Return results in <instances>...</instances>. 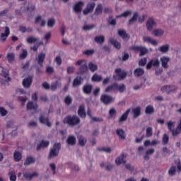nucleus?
I'll list each match as a JSON object with an SVG mask.
<instances>
[{
  "instance_id": "obj_1",
  "label": "nucleus",
  "mask_w": 181,
  "mask_h": 181,
  "mask_svg": "<svg viewBox=\"0 0 181 181\" xmlns=\"http://www.w3.org/2000/svg\"><path fill=\"white\" fill-rule=\"evenodd\" d=\"M64 124H67L69 127H76V125H79L81 121L80 120V117L78 116L74 115H69L64 117L63 120Z\"/></svg>"
},
{
  "instance_id": "obj_2",
  "label": "nucleus",
  "mask_w": 181,
  "mask_h": 181,
  "mask_svg": "<svg viewBox=\"0 0 181 181\" xmlns=\"http://www.w3.org/2000/svg\"><path fill=\"white\" fill-rule=\"evenodd\" d=\"M60 149H62V144L55 143L53 145V148H52L49 151L47 159L50 160V159H53V158H56L59 156V153H60Z\"/></svg>"
},
{
  "instance_id": "obj_3",
  "label": "nucleus",
  "mask_w": 181,
  "mask_h": 181,
  "mask_svg": "<svg viewBox=\"0 0 181 181\" xmlns=\"http://www.w3.org/2000/svg\"><path fill=\"white\" fill-rule=\"evenodd\" d=\"M130 49L133 52H139V56H145L148 53V49L144 46L134 45Z\"/></svg>"
},
{
  "instance_id": "obj_4",
  "label": "nucleus",
  "mask_w": 181,
  "mask_h": 181,
  "mask_svg": "<svg viewBox=\"0 0 181 181\" xmlns=\"http://www.w3.org/2000/svg\"><path fill=\"white\" fill-rule=\"evenodd\" d=\"M167 127H168V129L171 132L173 136H177L178 135H180L179 132H176V128L173 129V127H175V122H172V121L168 122Z\"/></svg>"
},
{
  "instance_id": "obj_5",
  "label": "nucleus",
  "mask_w": 181,
  "mask_h": 181,
  "mask_svg": "<svg viewBox=\"0 0 181 181\" xmlns=\"http://www.w3.org/2000/svg\"><path fill=\"white\" fill-rule=\"evenodd\" d=\"M94 8H95V2H88L86 5V8L83 10V15H88V13H91L94 11Z\"/></svg>"
},
{
  "instance_id": "obj_6",
  "label": "nucleus",
  "mask_w": 181,
  "mask_h": 181,
  "mask_svg": "<svg viewBox=\"0 0 181 181\" xmlns=\"http://www.w3.org/2000/svg\"><path fill=\"white\" fill-rule=\"evenodd\" d=\"M159 64H160L159 59H151L148 62L146 65V69L147 70H149L152 69V66H153V67H159Z\"/></svg>"
},
{
  "instance_id": "obj_7",
  "label": "nucleus",
  "mask_w": 181,
  "mask_h": 181,
  "mask_svg": "<svg viewBox=\"0 0 181 181\" xmlns=\"http://www.w3.org/2000/svg\"><path fill=\"white\" fill-rule=\"evenodd\" d=\"M100 100L103 104L107 105L110 104V103H112L114 101V99L111 95H102L100 97Z\"/></svg>"
},
{
  "instance_id": "obj_8",
  "label": "nucleus",
  "mask_w": 181,
  "mask_h": 181,
  "mask_svg": "<svg viewBox=\"0 0 181 181\" xmlns=\"http://www.w3.org/2000/svg\"><path fill=\"white\" fill-rule=\"evenodd\" d=\"M9 35H11V30L9 29V27L6 26L5 28L4 33H2L0 35L1 42H5L6 39H8Z\"/></svg>"
},
{
  "instance_id": "obj_9",
  "label": "nucleus",
  "mask_w": 181,
  "mask_h": 181,
  "mask_svg": "<svg viewBox=\"0 0 181 181\" xmlns=\"http://www.w3.org/2000/svg\"><path fill=\"white\" fill-rule=\"evenodd\" d=\"M40 122L47 127H52V123L49 121L48 117H45L43 115H41L39 117Z\"/></svg>"
},
{
  "instance_id": "obj_10",
  "label": "nucleus",
  "mask_w": 181,
  "mask_h": 181,
  "mask_svg": "<svg viewBox=\"0 0 181 181\" xmlns=\"http://www.w3.org/2000/svg\"><path fill=\"white\" fill-rule=\"evenodd\" d=\"M169 62H170V58H169V57L163 56L160 58L161 66L163 69H168V67H169V65L168 64Z\"/></svg>"
},
{
  "instance_id": "obj_11",
  "label": "nucleus",
  "mask_w": 181,
  "mask_h": 181,
  "mask_svg": "<svg viewBox=\"0 0 181 181\" xmlns=\"http://www.w3.org/2000/svg\"><path fill=\"white\" fill-rule=\"evenodd\" d=\"M175 90H176V86H165L161 88V91L163 93H167V94L175 91Z\"/></svg>"
},
{
  "instance_id": "obj_12",
  "label": "nucleus",
  "mask_w": 181,
  "mask_h": 181,
  "mask_svg": "<svg viewBox=\"0 0 181 181\" xmlns=\"http://www.w3.org/2000/svg\"><path fill=\"white\" fill-rule=\"evenodd\" d=\"M45 59H46V54L43 52L40 53L37 58H36V60L40 67H43V62H45Z\"/></svg>"
},
{
  "instance_id": "obj_13",
  "label": "nucleus",
  "mask_w": 181,
  "mask_h": 181,
  "mask_svg": "<svg viewBox=\"0 0 181 181\" xmlns=\"http://www.w3.org/2000/svg\"><path fill=\"white\" fill-rule=\"evenodd\" d=\"M33 78L32 76H28L23 80V86L25 87V88H29V87L32 86Z\"/></svg>"
},
{
  "instance_id": "obj_14",
  "label": "nucleus",
  "mask_w": 181,
  "mask_h": 181,
  "mask_svg": "<svg viewBox=\"0 0 181 181\" xmlns=\"http://www.w3.org/2000/svg\"><path fill=\"white\" fill-rule=\"evenodd\" d=\"M127 156H125L124 153H122L120 156L117 157L115 159L116 165H121V163H127V160H125Z\"/></svg>"
},
{
  "instance_id": "obj_15",
  "label": "nucleus",
  "mask_w": 181,
  "mask_h": 181,
  "mask_svg": "<svg viewBox=\"0 0 181 181\" xmlns=\"http://www.w3.org/2000/svg\"><path fill=\"white\" fill-rule=\"evenodd\" d=\"M78 115L81 117V118H86V107H84V105H81L79 106V108L78 110Z\"/></svg>"
},
{
  "instance_id": "obj_16",
  "label": "nucleus",
  "mask_w": 181,
  "mask_h": 181,
  "mask_svg": "<svg viewBox=\"0 0 181 181\" xmlns=\"http://www.w3.org/2000/svg\"><path fill=\"white\" fill-rule=\"evenodd\" d=\"M83 92L84 94H87L89 95L93 91V85L91 84H86L83 86Z\"/></svg>"
},
{
  "instance_id": "obj_17",
  "label": "nucleus",
  "mask_w": 181,
  "mask_h": 181,
  "mask_svg": "<svg viewBox=\"0 0 181 181\" xmlns=\"http://www.w3.org/2000/svg\"><path fill=\"white\" fill-rule=\"evenodd\" d=\"M37 176H39V173L36 172L33 173H25L23 174V177L26 179V180H32L33 177H37Z\"/></svg>"
},
{
  "instance_id": "obj_18",
  "label": "nucleus",
  "mask_w": 181,
  "mask_h": 181,
  "mask_svg": "<svg viewBox=\"0 0 181 181\" xmlns=\"http://www.w3.org/2000/svg\"><path fill=\"white\" fill-rule=\"evenodd\" d=\"M129 112H131V109H127L119 117V122H124V121L128 119V115H129Z\"/></svg>"
},
{
  "instance_id": "obj_19",
  "label": "nucleus",
  "mask_w": 181,
  "mask_h": 181,
  "mask_svg": "<svg viewBox=\"0 0 181 181\" xmlns=\"http://www.w3.org/2000/svg\"><path fill=\"white\" fill-rule=\"evenodd\" d=\"M58 87H62V82L56 81L55 82L51 83L49 89L51 91H56Z\"/></svg>"
},
{
  "instance_id": "obj_20",
  "label": "nucleus",
  "mask_w": 181,
  "mask_h": 181,
  "mask_svg": "<svg viewBox=\"0 0 181 181\" xmlns=\"http://www.w3.org/2000/svg\"><path fill=\"white\" fill-rule=\"evenodd\" d=\"M156 25V23L153 20V18H148L146 23V28L148 30H152L153 29V26Z\"/></svg>"
},
{
  "instance_id": "obj_21",
  "label": "nucleus",
  "mask_w": 181,
  "mask_h": 181,
  "mask_svg": "<svg viewBox=\"0 0 181 181\" xmlns=\"http://www.w3.org/2000/svg\"><path fill=\"white\" fill-rule=\"evenodd\" d=\"M50 145V142L49 141L42 140L40 144L37 146V151H40L42 148H47Z\"/></svg>"
},
{
  "instance_id": "obj_22",
  "label": "nucleus",
  "mask_w": 181,
  "mask_h": 181,
  "mask_svg": "<svg viewBox=\"0 0 181 181\" xmlns=\"http://www.w3.org/2000/svg\"><path fill=\"white\" fill-rule=\"evenodd\" d=\"M118 87V83H114L110 86H108L105 89V93H111V91H117V88Z\"/></svg>"
},
{
  "instance_id": "obj_23",
  "label": "nucleus",
  "mask_w": 181,
  "mask_h": 181,
  "mask_svg": "<svg viewBox=\"0 0 181 181\" xmlns=\"http://www.w3.org/2000/svg\"><path fill=\"white\" fill-rule=\"evenodd\" d=\"M109 42L112 46H114V47H115L118 50L119 49H121V44L118 41H117V40L114 38H110Z\"/></svg>"
},
{
  "instance_id": "obj_24",
  "label": "nucleus",
  "mask_w": 181,
  "mask_h": 181,
  "mask_svg": "<svg viewBox=\"0 0 181 181\" xmlns=\"http://www.w3.org/2000/svg\"><path fill=\"white\" fill-rule=\"evenodd\" d=\"M83 5H84V3H83V1H79L78 2L75 6H74V11L76 13H80V12H81V9L83 8Z\"/></svg>"
},
{
  "instance_id": "obj_25",
  "label": "nucleus",
  "mask_w": 181,
  "mask_h": 181,
  "mask_svg": "<svg viewBox=\"0 0 181 181\" xmlns=\"http://www.w3.org/2000/svg\"><path fill=\"white\" fill-rule=\"evenodd\" d=\"M36 162V158L33 156H28L26 158L25 162L24 163V165L25 166H29V165H32V163H35Z\"/></svg>"
},
{
  "instance_id": "obj_26",
  "label": "nucleus",
  "mask_w": 181,
  "mask_h": 181,
  "mask_svg": "<svg viewBox=\"0 0 181 181\" xmlns=\"http://www.w3.org/2000/svg\"><path fill=\"white\" fill-rule=\"evenodd\" d=\"M115 73L121 79L125 78V77H127V72L124 71H122L120 68L116 69Z\"/></svg>"
},
{
  "instance_id": "obj_27",
  "label": "nucleus",
  "mask_w": 181,
  "mask_h": 181,
  "mask_svg": "<svg viewBox=\"0 0 181 181\" xmlns=\"http://www.w3.org/2000/svg\"><path fill=\"white\" fill-rule=\"evenodd\" d=\"M117 33L119 36L123 40L129 39V36H128V34L125 30H118Z\"/></svg>"
},
{
  "instance_id": "obj_28",
  "label": "nucleus",
  "mask_w": 181,
  "mask_h": 181,
  "mask_svg": "<svg viewBox=\"0 0 181 181\" xmlns=\"http://www.w3.org/2000/svg\"><path fill=\"white\" fill-rule=\"evenodd\" d=\"M144 74L145 71L141 68H137L134 71V75L135 77H141V76H144Z\"/></svg>"
},
{
  "instance_id": "obj_29",
  "label": "nucleus",
  "mask_w": 181,
  "mask_h": 181,
  "mask_svg": "<svg viewBox=\"0 0 181 181\" xmlns=\"http://www.w3.org/2000/svg\"><path fill=\"white\" fill-rule=\"evenodd\" d=\"M132 112L134 118H138L141 115V107L138 106L132 109Z\"/></svg>"
},
{
  "instance_id": "obj_30",
  "label": "nucleus",
  "mask_w": 181,
  "mask_h": 181,
  "mask_svg": "<svg viewBox=\"0 0 181 181\" xmlns=\"http://www.w3.org/2000/svg\"><path fill=\"white\" fill-rule=\"evenodd\" d=\"M139 16V14L138 12H135L132 16V18L129 20V25H134L136 21H138V17Z\"/></svg>"
},
{
  "instance_id": "obj_31",
  "label": "nucleus",
  "mask_w": 181,
  "mask_h": 181,
  "mask_svg": "<svg viewBox=\"0 0 181 181\" xmlns=\"http://www.w3.org/2000/svg\"><path fill=\"white\" fill-rule=\"evenodd\" d=\"M13 158L15 162H21V160L22 159V153L18 151H14Z\"/></svg>"
},
{
  "instance_id": "obj_32",
  "label": "nucleus",
  "mask_w": 181,
  "mask_h": 181,
  "mask_svg": "<svg viewBox=\"0 0 181 181\" xmlns=\"http://www.w3.org/2000/svg\"><path fill=\"white\" fill-rule=\"evenodd\" d=\"M37 104H33V102L30 101L27 103V110H34V111H36L37 110Z\"/></svg>"
},
{
  "instance_id": "obj_33",
  "label": "nucleus",
  "mask_w": 181,
  "mask_h": 181,
  "mask_svg": "<svg viewBox=\"0 0 181 181\" xmlns=\"http://www.w3.org/2000/svg\"><path fill=\"white\" fill-rule=\"evenodd\" d=\"M116 134L119 136V139H125V132H124L122 129H117L116 130Z\"/></svg>"
},
{
  "instance_id": "obj_34",
  "label": "nucleus",
  "mask_w": 181,
  "mask_h": 181,
  "mask_svg": "<svg viewBox=\"0 0 181 181\" xmlns=\"http://www.w3.org/2000/svg\"><path fill=\"white\" fill-rule=\"evenodd\" d=\"M68 145H74L76 144V137L74 136H69L66 139Z\"/></svg>"
},
{
  "instance_id": "obj_35",
  "label": "nucleus",
  "mask_w": 181,
  "mask_h": 181,
  "mask_svg": "<svg viewBox=\"0 0 181 181\" xmlns=\"http://www.w3.org/2000/svg\"><path fill=\"white\" fill-rule=\"evenodd\" d=\"M145 112L146 114L151 115V114H153V112H155V108H153V106L151 105H147L145 110Z\"/></svg>"
},
{
  "instance_id": "obj_36",
  "label": "nucleus",
  "mask_w": 181,
  "mask_h": 181,
  "mask_svg": "<svg viewBox=\"0 0 181 181\" xmlns=\"http://www.w3.org/2000/svg\"><path fill=\"white\" fill-rule=\"evenodd\" d=\"M95 42H96V43H100V45H103V43L105 42V37H104L103 35L96 36L95 37Z\"/></svg>"
},
{
  "instance_id": "obj_37",
  "label": "nucleus",
  "mask_w": 181,
  "mask_h": 181,
  "mask_svg": "<svg viewBox=\"0 0 181 181\" xmlns=\"http://www.w3.org/2000/svg\"><path fill=\"white\" fill-rule=\"evenodd\" d=\"M92 81L100 83V81H103V76H99L97 74H94L93 76H92Z\"/></svg>"
},
{
  "instance_id": "obj_38",
  "label": "nucleus",
  "mask_w": 181,
  "mask_h": 181,
  "mask_svg": "<svg viewBox=\"0 0 181 181\" xmlns=\"http://www.w3.org/2000/svg\"><path fill=\"white\" fill-rule=\"evenodd\" d=\"M101 13H103V4H99L95 10L94 15H101Z\"/></svg>"
},
{
  "instance_id": "obj_39",
  "label": "nucleus",
  "mask_w": 181,
  "mask_h": 181,
  "mask_svg": "<svg viewBox=\"0 0 181 181\" xmlns=\"http://www.w3.org/2000/svg\"><path fill=\"white\" fill-rule=\"evenodd\" d=\"M81 80H83L81 76H80L79 78L78 77L76 78L73 82V87H78V86H81Z\"/></svg>"
},
{
  "instance_id": "obj_40",
  "label": "nucleus",
  "mask_w": 181,
  "mask_h": 181,
  "mask_svg": "<svg viewBox=\"0 0 181 181\" xmlns=\"http://www.w3.org/2000/svg\"><path fill=\"white\" fill-rule=\"evenodd\" d=\"M153 135V129L151 127H148L146 129V136L147 138H151Z\"/></svg>"
},
{
  "instance_id": "obj_41",
  "label": "nucleus",
  "mask_w": 181,
  "mask_h": 181,
  "mask_svg": "<svg viewBox=\"0 0 181 181\" xmlns=\"http://www.w3.org/2000/svg\"><path fill=\"white\" fill-rule=\"evenodd\" d=\"M88 68L89 70L92 71V73H94V71H96V70H98V66H97V64H93V62H89Z\"/></svg>"
},
{
  "instance_id": "obj_42",
  "label": "nucleus",
  "mask_w": 181,
  "mask_h": 181,
  "mask_svg": "<svg viewBox=\"0 0 181 181\" xmlns=\"http://www.w3.org/2000/svg\"><path fill=\"white\" fill-rule=\"evenodd\" d=\"M100 168H105L106 170H112L114 165L111 163L105 165L104 163H100Z\"/></svg>"
},
{
  "instance_id": "obj_43",
  "label": "nucleus",
  "mask_w": 181,
  "mask_h": 181,
  "mask_svg": "<svg viewBox=\"0 0 181 181\" xmlns=\"http://www.w3.org/2000/svg\"><path fill=\"white\" fill-rule=\"evenodd\" d=\"M7 59L8 63H12L15 60V54L13 52L7 54Z\"/></svg>"
},
{
  "instance_id": "obj_44",
  "label": "nucleus",
  "mask_w": 181,
  "mask_h": 181,
  "mask_svg": "<svg viewBox=\"0 0 181 181\" xmlns=\"http://www.w3.org/2000/svg\"><path fill=\"white\" fill-rule=\"evenodd\" d=\"M87 70H88L87 64H84L81 65L79 68V71H80L81 74H84V73H86V71H87Z\"/></svg>"
},
{
  "instance_id": "obj_45",
  "label": "nucleus",
  "mask_w": 181,
  "mask_h": 181,
  "mask_svg": "<svg viewBox=\"0 0 181 181\" xmlns=\"http://www.w3.org/2000/svg\"><path fill=\"white\" fill-rule=\"evenodd\" d=\"M26 57H28V50L23 49V52L19 55V59L23 60L24 59H26Z\"/></svg>"
},
{
  "instance_id": "obj_46",
  "label": "nucleus",
  "mask_w": 181,
  "mask_h": 181,
  "mask_svg": "<svg viewBox=\"0 0 181 181\" xmlns=\"http://www.w3.org/2000/svg\"><path fill=\"white\" fill-rule=\"evenodd\" d=\"M109 115L110 118H115V117H117V110L114 108H111L109 110Z\"/></svg>"
},
{
  "instance_id": "obj_47",
  "label": "nucleus",
  "mask_w": 181,
  "mask_h": 181,
  "mask_svg": "<svg viewBox=\"0 0 181 181\" xmlns=\"http://www.w3.org/2000/svg\"><path fill=\"white\" fill-rule=\"evenodd\" d=\"M37 40H39V39H38V38H36V37H33V36H30V37H28L27 38V42H28V43H30V45H31L32 43H35V42H37Z\"/></svg>"
},
{
  "instance_id": "obj_48",
  "label": "nucleus",
  "mask_w": 181,
  "mask_h": 181,
  "mask_svg": "<svg viewBox=\"0 0 181 181\" xmlns=\"http://www.w3.org/2000/svg\"><path fill=\"white\" fill-rule=\"evenodd\" d=\"M153 33L155 36H162V35H163L164 31L163 30L161 29H157V30H154L153 31Z\"/></svg>"
},
{
  "instance_id": "obj_49",
  "label": "nucleus",
  "mask_w": 181,
  "mask_h": 181,
  "mask_svg": "<svg viewBox=\"0 0 181 181\" xmlns=\"http://www.w3.org/2000/svg\"><path fill=\"white\" fill-rule=\"evenodd\" d=\"M56 24V20L54 18H49L47 21V26L48 28H53Z\"/></svg>"
},
{
  "instance_id": "obj_50",
  "label": "nucleus",
  "mask_w": 181,
  "mask_h": 181,
  "mask_svg": "<svg viewBox=\"0 0 181 181\" xmlns=\"http://www.w3.org/2000/svg\"><path fill=\"white\" fill-rule=\"evenodd\" d=\"M8 175H10V181H16V174L15 173V171H10Z\"/></svg>"
},
{
  "instance_id": "obj_51",
  "label": "nucleus",
  "mask_w": 181,
  "mask_h": 181,
  "mask_svg": "<svg viewBox=\"0 0 181 181\" xmlns=\"http://www.w3.org/2000/svg\"><path fill=\"white\" fill-rule=\"evenodd\" d=\"M169 143V135L164 134L163 136V145H168Z\"/></svg>"
},
{
  "instance_id": "obj_52",
  "label": "nucleus",
  "mask_w": 181,
  "mask_h": 181,
  "mask_svg": "<svg viewBox=\"0 0 181 181\" xmlns=\"http://www.w3.org/2000/svg\"><path fill=\"white\" fill-rule=\"evenodd\" d=\"M78 144L81 146H85L86 144H87V140L86 139H84V137L81 136L78 139Z\"/></svg>"
},
{
  "instance_id": "obj_53",
  "label": "nucleus",
  "mask_w": 181,
  "mask_h": 181,
  "mask_svg": "<svg viewBox=\"0 0 181 181\" xmlns=\"http://www.w3.org/2000/svg\"><path fill=\"white\" fill-rule=\"evenodd\" d=\"M107 23L109 25L115 26V25H117V21L115 19H112V16H109V18H107Z\"/></svg>"
},
{
  "instance_id": "obj_54",
  "label": "nucleus",
  "mask_w": 181,
  "mask_h": 181,
  "mask_svg": "<svg viewBox=\"0 0 181 181\" xmlns=\"http://www.w3.org/2000/svg\"><path fill=\"white\" fill-rule=\"evenodd\" d=\"M159 51L161 52V53H166V52H169V45L161 46L159 48Z\"/></svg>"
},
{
  "instance_id": "obj_55",
  "label": "nucleus",
  "mask_w": 181,
  "mask_h": 181,
  "mask_svg": "<svg viewBox=\"0 0 181 181\" xmlns=\"http://www.w3.org/2000/svg\"><path fill=\"white\" fill-rule=\"evenodd\" d=\"M125 90V85L124 84H121L118 85L117 83V88H116V91H119V93H124V90Z\"/></svg>"
},
{
  "instance_id": "obj_56",
  "label": "nucleus",
  "mask_w": 181,
  "mask_h": 181,
  "mask_svg": "<svg viewBox=\"0 0 181 181\" xmlns=\"http://www.w3.org/2000/svg\"><path fill=\"white\" fill-rule=\"evenodd\" d=\"M64 103L66 105H70L71 103H73V98L70 97L69 95L66 96L64 99Z\"/></svg>"
},
{
  "instance_id": "obj_57",
  "label": "nucleus",
  "mask_w": 181,
  "mask_h": 181,
  "mask_svg": "<svg viewBox=\"0 0 181 181\" xmlns=\"http://www.w3.org/2000/svg\"><path fill=\"white\" fill-rule=\"evenodd\" d=\"M176 173V167L172 166L170 170H168V175L170 176H174Z\"/></svg>"
},
{
  "instance_id": "obj_58",
  "label": "nucleus",
  "mask_w": 181,
  "mask_h": 181,
  "mask_svg": "<svg viewBox=\"0 0 181 181\" xmlns=\"http://www.w3.org/2000/svg\"><path fill=\"white\" fill-rule=\"evenodd\" d=\"M100 152H107V153H111V148L110 147H104V148H98Z\"/></svg>"
},
{
  "instance_id": "obj_59",
  "label": "nucleus",
  "mask_w": 181,
  "mask_h": 181,
  "mask_svg": "<svg viewBox=\"0 0 181 181\" xmlns=\"http://www.w3.org/2000/svg\"><path fill=\"white\" fill-rule=\"evenodd\" d=\"M131 13H132V11H131V10L126 11L123 13H122L120 16H119L118 18H121L122 16L124 18H127V16H129V15H131Z\"/></svg>"
},
{
  "instance_id": "obj_60",
  "label": "nucleus",
  "mask_w": 181,
  "mask_h": 181,
  "mask_svg": "<svg viewBox=\"0 0 181 181\" xmlns=\"http://www.w3.org/2000/svg\"><path fill=\"white\" fill-rule=\"evenodd\" d=\"M2 69V76L3 77H4V78H6V77H8V76H9V71H8V69L4 68V67H1Z\"/></svg>"
},
{
  "instance_id": "obj_61",
  "label": "nucleus",
  "mask_w": 181,
  "mask_h": 181,
  "mask_svg": "<svg viewBox=\"0 0 181 181\" xmlns=\"http://www.w3.org/2000/svg\"><path fill=\"white\" fill-rule=\"evenodd\" d=\"M0 114L1 117H5L8 114V111L5 110V107H0Z\"/></svg>"
},
{
  "instance_id": "obj_62",
  "label": "nucleus",
  "mask_w": 181,
  "mask_h": 181,
  "mask_svg": "<svg viewBox=\"0 0 181 181\" xmlns=\"http://www.w3.org/2000/svg\"><path fill=\"white\" fill-rule=\"evenodd\" d=\"M69 168H71L72 170H76V172H78V170H80V168H78V165H77L69 163Z\"/></svg>"
},
{
  "instance_id": "obj_63",
  "label": "nucleus",
  "mask_w": 181,
  "mask_h": 181,
  "mask_svg": "<svg viewBox=\"0 0 181 181\" xmlns=\"http://www.w3.org/2000/svg\"><path fill=\"white\" fill-rule=\"evenodd\" d=\"M46 71H47V74H52L54 73V68H53V66H47L46 68Z\"/></svg>"
},
{
  "instance_id": "obj_64",
  "label": "nucleus",
  "mask_w": 181,
  "mask_h": 181,
  "mask_svg": "<svg viewBox=\"0 0 181 181\" xmlns=\"http://www.w3.org/2000/svg\"><path fill=\"white\" fill-rule=\"evenodd\" d=\"M175 132H179V134L180 135V134H181V117H180V123L178 124V125L176 127Z\"/></svg>"
}]
</instances>
